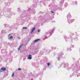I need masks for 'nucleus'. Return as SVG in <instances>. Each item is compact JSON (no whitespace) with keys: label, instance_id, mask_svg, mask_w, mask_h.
Here are the masks:
<instances>
[{"label":"nucleus","instance_id":"nucleus-1","mask_svg":"<svg viewBox=\"0 0 80 80\" xmlns=\"http://www.w3.org/2000/svg\"><path fill=\"white\" fill-rule=\"evenodd\" d=\"M5 70H6V68H1L0 69V71L1 72H4Z\"/></svg>","mask_w":80,"mask_h":80},{"label":"nucleus","instance_id":"nucleus-2","mask_svg":"<svg viewBox=\"0 0 80 80\" xmlns=\"http://www.w3.org/2000/svg\"><path fill=\"white\" fill-rule=\"evenodd\" d=\"M32 56L31 55L29 54L28 56V58L29 60H31L32 59Z\"/></svg>","mask_w":80,"mask_h":80},{"label":"nucleus","instance_id":"nucleus-3","mask_svg":"<svg viewBox=\"0 0 80 80\" xmlns=\"http://www.w3.org/2000/svg\"><path fill=\"white\" fill-rule=\"evenodd\" d=\"M35 30V28L34 27L32 30L31 32V33L32 34L33 32V31H34V30Z\"/></svg>","mask_w":80,"mask_h":80},{"label":"nucleus","instance_id":"nucleus-4","mask_svg":"<svg viewBox=\"0 0 80 80\" xmlns=\"http://www.w3.org/2000/svg\"><path fill=\"white\" fill-rule=\"evenodd\" d=\"M39 41H40V39H38L34 41V42L35 43H37V42H38Z\"/></svg>","mask_w":80,"mask_h":80},{"label":"nucleus","instance_id":"nucleus-5","mask_svg":"<svg viewBox=\"0 0 80 80\" xmlns=\"http://www.w3.org/2000/svg\"><path fill=\"white\" fill-rule=\"evenodd\" d=\"M22 47V45L20 46V47H19V48L18 49V50L20 49V48Z\"/></svg>","mask_w":80,"mask_h":80},{"label":"nucleus","instance_id":"nucleus-6","mask_svg":"<svg viewBox=\"0 0 80 80\" xmlns=\"http://www.w3.org/2000/svg\"><path fill=\"white\" fill-rule=\"evenodd\" d=\"M12 38H13V37H12V36H11L10 37H9V39H12Z\"/></svg>","mask_w":80,"mask_h":80},{"label":"nucleus","instance_id":"nucleus-7","mask_svg":"<svg viewBox=\"0 0 80 80\" xmlns=\"http://www.w3.org/2000/svg\"><path fill=\"white\" fill-rule=\"evenodd\" d=\"M23 29H27V27H23L22 28Z\"/></svg>","mask_w":80,"mask_h":80},{"label":"nucleus","instance_id":"nucleus-8","mask_svg":"<svg viewBox=\"0 0 80 80\" xmlns=\"http://www.w3.org/2000/svg\"><path fill=\"white\" fill-rule=\"evenodd\" d=\"M22 70V69L20 68H19L18 69V70Z\"/></svg>","mask_w":80,"mask_h":80},{"label":"nucleus","instance_id":"nucleus-9","mask_svg":"<svg viewBox=\"0 0 80 80\" xmlns=\"http://www.w3.org/2000/svg\"><path fill=\"white\" fill-rule=\"evenodd\" d=\"M48 66H49V65H50V63H48Z\"/></svg>","mask_w":80,"mask_h":80},{"label":"nucleus","instance_id":"nucleus-10","mask_svg":"<svg viewBox=\"0 0 80 80\" xmlns=\"http://www.w3.org/2000/svg\"><path fill=\"white\" fill-rule=\"evenodd\" d=\"M13 76H14V73H13L12 75V77H13Z\"/></svg>","mask_w":80,"mask_h":80},{"label":"nucleus","instance_id":"nucleus-11","mask_svg":"<svg viewBox=\"0 0 80 80\" xmlns=\"http://www.w3.org/2000/svg\"><path fill=\"white\" fill-rule=\"evenodd\" d=\"M38 32H40V30H38Z\"/></svg>","mask_w":80,"mask_h":80},{"label":"nucleus","instance_id":"nucleus-12","mask_svg":"<svg viewBox=\"0 0 80 80\" xmlns=\"http://www.w3.org/2000/svg\"><path fill=\"white\" fill-rule=\"evenodd\" d=\"M51 12L53 13H54V12H53L52 11H51Z\"/></svg>","mask_w":80,"mask_h":80},{"label":"nucleus","instance_id":"nucleus-13","mask_svg":"<svg viewBox=\"0 0 80 80\" xmlns=\"http://www.w3.org/2000/svg\"><path fill=\"white\" fill-rule=\"evenodd\" d=\"M11 35V34H9V36H10V35Z\"/></svg>","mask_w":80,"mask_h":80},{"label":"nucleus","instance_id":"nucleus-14","mask_svg":"<svg viewBox=\"0 0 80 80\" xmlns=\"http://www.w3.org/2000/svg\"><path fill=\"white\" fill-rule=\"evenodd\" d=\"M69 22H71V21H70Z\"/></svg>","mask_w":80,"mask_h":80}]
</instances>
